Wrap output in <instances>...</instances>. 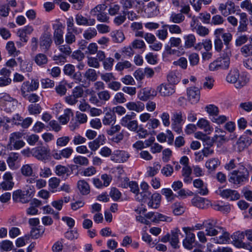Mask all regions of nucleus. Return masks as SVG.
Instances as JSON below:
<instances>
[{"mask_svg":"<svg viewBox=\"0 0 252 252\" xmlns=\"http://www.w3.org/2000/svg\"><path fill=\"white\" fill-rule=\"evenodd\" d=\"M249 176L247 168L242 163H240L238 164V168L230 173L228 180L234 185H242L248 181Z\"/></svg>","mask_w":252,"mask_h":252,"instance_id":"nucleus-1","label":"nucleus"},{"mask_svg":"<svg viewBox=\"0 0 252 252\" xmlns=\"http://www.w3.org/2000/svg\"><path fill=\"white\" fill-rule=\"evenodd\" d=\"M231 56V52L227 53V52L222 51L220 57L209 64V70L215 71L219 69H228L230 65V57Z\"/></svg>","mask_w":252,"mask_h":252,"instance_id":"nucleus-2","label":"nucleus"},{"mask_svg":"<svg viewBox=\"0 0 252 252\" xmlns=\"http://www.w3.org/2000/svg\"><path fill=\"white\" fill-rule=\"evenodd\" d=\"M18 101L6 93H0V107L6 113L14 111L17 105Z\"/></svg>","mask_w":252,"mask_h":252,"instance_id":"nucleus-3","label":"nucleus"},{"mask_svg":"<svg viewBox=\"0 0 252 252\" xmlns=\"http://www.w3.org/2000/svg\"><path fill=\"white\" fill-rule=\"evenodd\" d=\"M226 80L229 83L234 84L235 87L237 89L244 86L248 81L246 77L240 76L239 71L236 68L229 71Z\"/></svg>","mask_w":252,"mask_h":252,"instance_id":"nucleus-4","label":"nucleus"},{"mask_svg":"<svg viewBox=\"0 0 252 252\" xmlns=\"http://www.w3.org/2000/svg\"><path fill=\"white\" fill-rule=\"evenodd\" d=\"M182 40L179 37H171L169 38L167 44L165 45L164 51L162 53L163 57H168L170 55H176L179 52L178 50L172 49V48H177L180 49L182 47Z\"/></svg>","mask_w":252,"mask_h":252,"instance_id":"nucleus-5","label":"nucleus"},{"mask_svg":"<svg viewBox=\"0 0 252 252\" xmlns=\"http://www.w3.org/2000/svg\"><path fill=\"white\" fill-rule=\"evenodd\" d=\"M32 156L36 159L46 161L50 156V150L47 146H40L32 149Z\"/></svg>","mask_w":252,"mask_h":252,"instance_id":"nucleus-6","label":"nucleus"},{"mask_svg":"<svg viewBox=\"0 0 252 252\" xmlns=\"http://www.w3.org/2000/svg\"><path fill=\"white\" fill-rule=\"evenodd\" d=\"M24 134L20 132L12 133L9 137L8 146L10 150H19L23 147L25 143L21 139Z\"/></svg>","mask_w":252,"mask_h":252,"instance_id":"nucleus-7","label":"nucleus"},{"mask_svg":"<svg viewBox=\"0 0 252 252\" xmlns=\"http://www.w3.org/2000/svg\"><path fill=\"white\" fill-rule=\"evenodd\" d=\"M217 220L209 219L204 221L206 235L209 236H215L220 233L222 227L217 225Z\"/></svg>","mask_w":252,"mask_h":252,"instance_id":"nucleus-8","label":"nucleus"},{"mask_svg":"<svg viewBox=\"0 0 252 252\" xmlns=\"http://www.w3.org/2000/svg\"><path fill=\"white\" fill-rule=\"evenodd\" d=\"M33 190L30 187V190H17L13 193V200L15 202L26 203L29 202L33 193Z\"/></svg>","mask_w":252,"mask_h":252,"instance_id":"nucleus-9","label":"nucleus"},{"mask_svg":"<svg viewBox=\"0 0 252 252\" xmlns=\"http://www.w3.org/2000/svg\"><path fill=\"white\" fill-rule=\"evenodd\" d=\"M52 43V34L49 31L44 32L39 38L40 48L45 51L49 50Z\"/></svg>","mask_w":252,"mask_h":252,"instance_id":"nucleus-10","label":"nucleus"},{"mask_svg":"<svg viewBox=\"0 0 252 252\" xmlns=\"http://www.w3.org/2000/svg\"><path fill=\"white\" fill-rule=\"evenodd\" d=\"M218 9L224 17L234 14L236 12L235 4L231 0H227L225 3H220Z\"/></svg>","mask_w":252,"mask_h":252,"instance_id":"nucleus-11","label":"nucleus"},{"mask_svg":"<svg viewBox=\"0 0 252 252\" xmlns=\"http://www.w3.org/2000/svg\"><path fill=\"white\" fill-rule=\"evenodd\" d=\"M233 245L238 248L248 249L249 245L243 242L245 239L244 232L237 231L231 235Z\"/></svg>","mask_w":252,"mask_h":252,"instance_id":"nucleus-12","label":"nucleus"},{"mask_svg":"<svg viewBox=\"0 0 252 252\" xmlns=\"http://www.w3.org/2000/svg\"><path fill=\"white\" fill-rule=\"evenodd\" d=\"M145 217L152 222L156 223L160 221L171 222L172 220L171 217L158 212H149L145 214Z\"/></svg>","mask_w":252,"mask_h":252,"instance_id":"nucleus-13","label":"nucleus"},{"mask_svg":"<svg viewBox=\"0 0 252 252\" xmlns=\"http://www.w3.org/2000/svg\"><path fill=\"white\" fill-rule=\"evenodd\" d=\"M54 30L53 38L55 44L59 45L63 43L64 40L63 37V27L61 23L54 24L53 25Z\"/></svg>","mask_w":252,"mask_h":252,"instance_id":"nucleus-14","label":"nucleus"},{"mask_svg":"<svg viewBox=\"0 0 252 252\" xmlns=\"http://www.w3.org/2000/svg\"><path fill=\"white\" fill-rule=\"evenodd\" d=\"M220 196L229 201L237 200L240 198V193L236 190L223 189L220 190Z\"/></svg>","mask_w":252,"mask_h":252,"instance_id":"nucleus-15","label":"nucleus"},{"mask_svg":"<svg viewBox=\"0 0 252 252\" xmlns=\"http://www.w3.org/2000/svg\"><path fill=\"white\" fill-rule=\"evenodd\" d=\"M146 48V44L143 40L136 39L134 40L127 48V56H131L134 54L133 49L144 51Z\"/></svg>","mask_w":252,"mask_h":252,"instance_id":"nucleus-16","label":"nucleus"},{"mask_svg":"<svg viewBox=\"0 0 252 252\" xmlns=\"http://www.w3.org/2000/svg\"><path fill=\"white\" fill-rule=\"evenodd\" d=\"M157 92L154 88L147 87L142 89L138 94L139 98L143 101H146L151 97L156 96Z\"/></svg>","mask_w":252,"mask_h":252,"instance_id":"nucleus-17","label":"nucleus"},{"mask_svg":"<svg viewBox=\"0 0 252 252\" xmlns=\"http://www.w3.org/2000/svg\"><path fill=\"white\" fill-rule=\"evenodd\" d=\"M75 21L78 26H93L95 24V20L94 18H87L81 14L75 15Z\"/></svg>","mask_w":252,"mask_h":252,"instance_id":"nucleus-18","label":"nucleus"},{"mask_svg":"<svg viewBox=\"0 0 252 252\" xmlns=\"http://www.w3.org/2000/svg\"><path fill=\"white\" fill-rule=\"evenodd\" d=\"M187 95L191 103H196L200 99V90L195 87L189 88L187 89Z\"/></svg>","mask_w":252,"mask_h":252,"instance_id":"nucleus-19","label":"nucleus"},{"mask_svg":"<svg viewBox=\"0 0 252 252\" xmlns=\"http://www.w3.org/2000/svg\"><path fill=\"white\" fill-rule=\"evenodd\" d=\"M160 95L163 96H168L175 92L174 86L169 84H162L158 87Z\"/></svg>","mask_w":252,"mask_h":252,"instance_id":"nucleus-20","label":"nucleus"},{"mask_svg":"<svg viewBox=\"0 0 252 252\" xmlns=\"http://www.w3.org/2000/svg\"><path fill=\"white\" fill-rule=\"evenodd\" d=\"M252 143V139L247 135H242L237 140L236 145L239 152L243 151Z\"/></svg>","mask_w":252,"mask_h":252,"instance_id":"nucleus-21","label":"nucleus"},{"mask_svg":"<svg viewBox=\"0 0 252 252\" xmlns=\"http://www.w3.org/2000/svg\"><path fill=\"white\" fill-rule=\"evenodd\" d=\"M240 21L237 28V32H244L248 31V19L247 14L245 12L239 13Z\"/></svg>","mask_w":252,"mask_h":252,"instance_id":"nucleus-22","label":"nucleus"},{"mask_svg":"<svg viewBox=\"0 0 252 252\" xmlns=\"http://www.w3.org/2000/svg\"><path fill=\"white\" fill-rule=\"evenodd\" d=\"M219 234L220 235L218 237L211 238L210 239L211 242L216 244H224L227 243L230 240L229 234L225 231L223 228H222L220 233Z\"/></svg>","mask_w":252,"mask_h":252,"instance_id":"nucleus-23","label":"nucleus"},{"mask_svg":"<svg viewBox=\"0 0 252 252\" xmlns=\"http://www.w3.org/2000/svg\"><path fill=\"white\" fill-rule=\"evenodd\" d=\"M211 206L214 210L220 211L223 213H228L231 210V206L229 204H223V202L221 201L215 202Z\"/></svg>","mask_w":252,"mask_h":252,"instance_id":"nucleus-24","label":"nucleus"},{"mask_svg":"<svg viewBox=\"0 0 252 252\" xmlns=\"http://www.w3.org/2000/svg\"><path fill=\"white\" fill-rule=\"evenodd\" d=\"M179 235H181L183 237L180 230L178 228H175L171 231L170 243L174 248H177L178 247V245L179 242Z\"/></svg>","mask_w":252,"mask_h":252,"instance_id":"nucleus-25","label":"nucleus"},{"mask_svg":"<svg viewBox=\"0 0 252 252\" xmlns=\"http://www.w3.org/2000/svg\"><path fill=\"white\" fill-rule=\"evenodd\" d=\"M150 197L151 199L148 203V206L154 209L158 208L160 203L161 195L159 193L155 192L151 195Z\"/></svg>","mask_w":252,"mask_h":252,"instance_id":"nucleus-26","label":"nucleus"},{"mask_svg":"<svg viewBox=\"0 0 252 252\" xmlns=\"http://www.w3.org/2000/svg\"><path fill=\"white\" fill-rule=\"evenodd\" d=\"M102 121L104 126L114 125L116 122V116L114 113L107 112L105 113Z\"/></svg>","mask_w":252,"mask_h":252,"instance_id":"nucleus-27","label":"nucleus"},{"mask_svg":"<svg viewBox=\"0 0 252 252\" xmlns=\"http://www.w3.org/2000/svg\"><path fill=\"white\" fill-rule=\"evenodd\" d=\"M221 37L223 39V41L224 42V48L223 49V51L225 52H231V44L230 42L231 41L232 39V35L230 32H225L223 33Z\"/></svg>","mask_w":252,"mask_h":252,"instance_id":"nucleus-28","label":"nucleus"},{"mask_svg":"<svg viewBox=\"0 0 252 252\" xmlns=\"http://www.w3.org/2000/svg\"><path fill=\"white\" fill-rule=\"evenodd\" d=\"M112 160L116 162H124L126 160V152L125 151L116 150L114 151L111 157Z\"/></svg>","mask_w":252,"mask_h":252,"instance_id":"nucleus-29","label":"nucleus"},{"mask_svg":"<svg viewBox=\"0 0 252 252\" xmlns=\"http://www.w3.org/2000/svg\"><path fill=\"white\" fill-rule=\"evenodd\" d=\"M197 126L208 134L210 133L213 130V128L210 125V122L203 118L200 119L198 120Z\"/></svg>","mask_w":252,"mask_h":252,"instance_id":"nucleus-30","label":"nucleus"},{"mask_svg":"<svg viewBox=\"0 0 252 252\" xmlns=\"http://www.w3.org/2000/svg\"><path fill=\"white\" fill-rule=\"evenodd\" d=\"M184 40V47L186 49L193 47L196 42V38L193 34L185 35L183 37Z\"/></svg>","mask_w":252,"mask_h":252,"instance_id":"nucleus-31","label":"nucleus"},{"mask_svg":"<svg viewBox=\"0 0 252 252\" xmlns=\"http://www.w3.org/2000/svg\"><path fill=\"white\" fill-rule=\"evenodd\" d=\"M195 234L194 233H189L183 240V246L185 248L191 250L193 248V244L195 242Z\"/></svg>","mask_w":252,"mask_h":252,"instance_id":"nucleus-32","label":"nucleus"},{"mask_svg":"<svg viewBox=\"0 0 252 252\" xmlns=\"http://www.w3.org/2000/svg\"><path fill=\"white\" fill-rule=\"evenodd\" d=\"M127 108L130 110H134L137 112H140L144 109L145 105L141 101L130 102L127 103Z\"/></svg>","mask_w":252,"mask_h":252,"instance_id":"nucleus-33","label":"nucleus"},{"mask_svg":"<svg viewBox=\"0 0 252 252\" xmlns=\"http://www.w3.org/2000/svg\"><path fill=\"white\" fill-rule=\"evenodd\" d=\"M78 189L82 195H87L90 193V188L88 183L85 180H80L77 183Z\"/></svg>","mask_w":252,"mask_h":252,"instance_id":"nucleus-34","label":"nucleus"},{"mask_svg":"<svg viewBox=\"0 0 252 252\" xmlns=\"http://www.w3.org/2000/svg\"><path fill=\"white\" fill-rule=\"evenodd\" d=\"M169 84L175 85L178 84L181 80V75L180 73L174 71L169 73L167 76Z\"/></svg>","mask_w":252,"mask_h":252,"instance_id":"nucleus-35","label":"nucleus"},{"mask_svg":"<svg viewBox=\"0 0 252 252\" xmlns=\"http://www.w3.org/2000/svg\"><path fill=\"white\" fill-rule=\"evenodd\" d=\"M34 61L38 66H41L47 63L48 59L45 54L38 53L35 56Z\"/></svg>","mask_w":252,"mask_h":252,"instance_id":"nucleus-36","label":"nucleus"},{"mask_svg":"<svg viewBox=\"0 0 252 252\" xmlns=\"http://www.w3.org/2000/svg\"><path fill=\"white\" fill-rule=\"evenodd\" d=\"M220 164V161L217 158H213L209 159L206 162V167L210 172L214 171Z\"/></svg>","mask_w":252,"mask_h":252,"instance_id":"nucleus-37","label":"nucleus"},{"mask_svg":"<svg viewBox=\"0 0 252 252\" xmlns=\"http://www.w3.org/2000/svg\"><path fill=\"white\" fill-rule=\"evenodd\" d=\"M73 116V113L70 109H66L64 111V114L59 118L60 122L63 125L66 124L70 120L71 117Z\"/></svg>","mask_w":252,"mask_h":252,"instance_id":"nucleus-38","label":"nucleus"},{"mask_svg":"<svg viewBox=\"0 0 252 252\" xmlns=\"http://www.w3.org/2000/svg\"><path fill=\"white\" fill-rule=\"evenodd\" d=\"M185 19V17L183 13L172 12L169 17V21L174 23L180 24L183 22Z\"/></svg>","mask_w":252,"mask_h":252,"instance_id":"nucleus-39","label":"nucleus"},{"mask_svg":"<svg viewBox=\"0 0 252 252\" xmlns=\"http://www.w3.org/2000/svg\"><path fill=\"white\" fill-rule=\"evenodd\" d=\"M103 142L104 139L102 140L101 136H99L97 138L89 143V147L92 151H95L100 145L103 144Z\"/></svg>","mask_w":252,"mask_h":252,"instance_id":"nucleus-40","label":"nucleus"},{"mask_svg":"<svg viewBox=\"0 0 252 252\" xmlns=\"http://www.w3.org/2000/svg\"><path fill=\"white\" fill-rule=\"evenodd\" d=\"M215 131L218 133L220 132L221 134L220 135L216 134L214 135L213 138L215 142L223 144L228 140V139L225 136V131L220 128L216 129Z\"/></svg>","mask_w":252,"mask_h":252,"instance_id":"nucleus-41","label":"nucleus"},{"mask_svg":"<svg viewBox=\"0 0 252 252\" xmlns=\"http://www.w3.org/2000/svg\"><path fill=\"white\" fill-rule=\"evenodd\" d=\"M161 168V165L158 162H155L153 167H148L147 174L149 177H154L158 174Z\"/></svg>","mask_w":252,"mask_h":252,"instance_id":"nucleus-42","label":"nucleus"},{"mask_svg":"<svg viewBox=\"0 0 252 252\" xmlns=\"http://www.w3.org/2000/svg\"><path fill=\"white\" fill-rule=\"evenodd\" d=\"M173 213L174 215L178 216L183 214L185 211V208L180 202H175L172 205Z\"/></svg>","mask_w":252,"mask_h":252,"instance_id":"nucleus-43","label":"nucleus"},{"mask_svg":"<svg viewBox=\"0 0 252 252\" xmlns=\"http://www.w3.org/2000/svg\"><path fill=\"white\" fill-rule=\"evenodd\" d=\"M161 193L165 196L168 201H173L176 197V195L174 194L171 189L169 188L162 189L161 190Z\"/></svg>","mask_w":252,"mask_h":252,"instance_id":"nucleus-44","label":"nucleus"},{"mask_svg":"<svg viewBox=\"0 0 252 252\" xmlns=\"http://www.w3.org/2000/svg\"><path fill=\"white\" fill-rule=\"evenodd\" d=\"M97 31L95 28H89L86 30L83 34L84 38L90 40L97 35Z\"/></svg>","mask_w":252,"mask_h":252,"instance_id":"nucleus-45","label":"nucleus"},{"mask_svg":"<svg viewBox=\"0 0 252 252\" xmlns=\"http://www.w3.org/2000/svg\"><path fill=\"white\" fill-rule=\"evenodd\" d=\"M113 41L116 43L122 42L125 38L124 33L121 31H116L111 33Z\"/></svg>","mask_w":252,"mask_h":252,"instance_id":"nucleus-46","label":"nucleus"},{"mask_svg":"<svg viewBox=\"0 0 252 252\" xmlns=\"http://www.w3.org/2000/svg\"><path fill=\"white\" fill-rule=\"evenodd\" d=\"M19 157V154L17 153H11L6 160V162L9 167L12 169L15 166V162L16 161Z\"/></svg>","mask_w":252,"mask_h":252,"instance_id":"nucleus-47","label":"nucleus"},{"mask_svg":"<svg viewBox=\"0 0 252 252\" xmlns=\"http://www.w3.org/2000/svg\"><path fill=\"white\" fill-rule=\"evenodd\" d=\"M73 162L80 166H87L89 164V159L85 157L77 156L74 158Z\"/></svg>","mask_w":252,"mask_h":252,"instance_id":"nucleus-48","label":"nucleus"},{"mask_svg":"<svg viewBox=\"0 0 252 252\" xmlns=\"http://www.w3.org/2000/svg\"><path fill=\"white\" fill-rule=\"evenodd\" d=\"M84 77L90 81H95L97 79V75L94 69L89 68L84 73Z\"/></svg>","mask_w":252,"mask_h":252,"instance_id":"nucleus-49","label":"nucleus"},{"mask_svg":"<svg viewBox=\"0 0 252 252\" xmlns=\"http://www.w3.org/2000/svg\"><path fill=\"white\" fill-rule=\"evenodd\" d=\"M183 113L181 111H178L172 113L171 116V122L184 123Z\"/></svg>","mask_w":252,"mask_h":252,"instance_id":"nucleus-50","label":"nucleus"},{"mask_svg":"<svg viewBox=\"0 0 252 252\" xmlns=\"http://www.w3.org/2000/svg\"><path fill=\"white\" fill-rule=\"evenodd\" d=\"M22 174L26 177H30L33 174V170L32 166L27 164L23 165L21 168Z\"/></svg>","mask_w":252,"mask_h":252,"instance_id":"nucleus-51","label":"nucleus"},{"mask_svg":"<svg viewBox=\"0 0 252 252\" xmlns=\"http://www.w3.org/2000/svg\"><path fill=\"white\" fill-rule=\"evenodd\" d=\"M107 8L105 4H98L95 7L92 9L90 11V14L93 16H95L97 13H100L104 12Z\"/></svg>","mask_w":252,"mask_h":252,"instance_id":"nucleus-52","label":"nucleus"},{"mask_svg":"<svg viewBox=\"0 0 252 252\" xmlns=\"http://www.w3.org/2000/svg\"><path fill=\"white\" fill-rule=\"evenodd\" d=\"M163 27L168 28L172 34H181L182 32V29L177 25H165Z\"/></svg>","mask_w":252,"mask_h":252,"instance_id":"nucleus-53","label":"nucleus"},{"mask_svg":"<svg viewBox=\"0 0 252 252\" xmlns=\"http://www.w3.org/2000/svg\"><path fill=\"white\" fill-rule=\"evenodd\" d=\"M240 7L246 10L250 15H252V3L251 0H245L241 2Z\"/></svg>","mask_w":252,"mask_h":252,"instance_id":"nucleus-54","label":"nucleus"},{"mask_svg":"<svg viewBox=\"0 0 252 252\" xmlns=\"http://www.w3.org/2000/svg\"><path fill=\"white\" fill-rule=\"evenodd\" d=\"M206 110L211 118L214 117L219 113L218 107L213 104L207 105L206 107Z\"/></svg>","mask_w":252,"mask_h":252,"instance_id":"nucleus-55","label":"nucleus"},{"mask_svg":"<svg viewBox=\"0 0 252 252\" xmlns=\"http://www.w3.org/2000/svg\"><path fill=\"white\" fill-rule=\"evenodd\" d=\"M240 51L242 55L245 57L252 56V45L246 44L244 45L241 48Z\"/></svg>","mask_w":252,"mask_h":252,"instance_id":"nucleus-56","label":"nucleus"},{"mask_svg":"<svg viewBox=\"0 0 252 252\" xmlns=\"http://www.w3.org/2000/svg\"><path fill=\"white\" fill-rule=\"evenodd\" d=\"M211 120L213 123L220 125L225 123L228 120V118L224 115L217 114L214 117L211 118Z\"/></svg>","mask_w":252,"mask_h":252,"instance_id":"nucleus-57","label":"nucleus"},{"mask_svg":"<svg viewBox=\"0 0 252 252\" xmlns=\"http://www.w3.org/2000/svg\"><path fill=\"white\" fill-rule=\"evenodd\" d=\"M98 97L101 101V105L108 101L110 98V94L108 91H102L97 93Z\"/></svg>","mask_w":252,"mask_h":252,"instance_id":"nucleus-58","label":"nucleus"},{"mask_svg":"<svg viewBox=\"0 0 252 252\" xmlns=\"http://www.w3.org/2000/svg\"><path fill=\"white\" fill-rule=\"evenodd\" d=\"M13 245L9 240H4L0 243V249L5 252H8L12 249Z\"/></svg>","mask_w":252,"mask_h":252,"instance_id":"nucleus-59","label":"nucleus"},{"mask_svg":"<svg viewBox=\"0 0 252 252\" xmlns=\"http://www.w3.org/2000/svg\"><path fill=\"white\" fill-rule=\"evenodd\" d=\"M174 171L173 167L170 164H166L161 169V174L165 177L171 176Z\"/></svg>","mask_w":252,"mask_h":252,"instance_id":"nucleus-60","label":"nucleus"},{"mask_svg":"<svg viewBox=\"0 0 252 252\" xmlns=\"http://www.w3.org/2000/svg\"><path fill=\"white\" fill-rule=\"evenodd\" d=\"M196 33L201 36H205L208 34L209 31L208 29L201 25H196L195 27Z\"/></svg>","mask_w":252,"mask_h":252,"instance_id":"nucleus-61","label":"nucleus"},{"mask_svg":"<svg viewBox=\"0 0 252 252\" xmlns=\"http://www.w3.org/2000/svg\"><path fill=\"white\" fill-rule=\"evenodd\" d=\"M73 32L72 31H67L65 36V40L67 44H71L76 41L75 35Z\"/></svg>","mask_w":252,"mask_h":252,"instance_id":"nucleus-62","label":"nucleus"},{"mask_svg":"<svg viewBox=\"0 0 252 252\" xmlns=\"http://www.w3.org/2000/svg\"><path fill=\"white\" fill-rule=\"evenodd\" d=\"M28 110L31 114H38L41 112V107L38 104H32L29 106Z\"/></svg>","mask_w":252,"mask_h":252,"instance_id":"nucleus-63","label":"nucleus"},{"mask_svg":"<svg viewBox=\"0 0 252 252\" xmlns=\"http://www.w3.org/2000/svg\"><path fill=\"white\" fill-rule=\"evenodd\" d=\"M68 171V168L62 165H58L55 167V173L59 176H63Z\"/></svg>","mask_w":252,"mask_h":252,"instance_id":"nucleus-64","label":"nucleus"}]
</instances>
